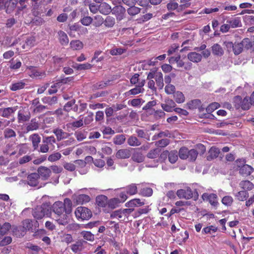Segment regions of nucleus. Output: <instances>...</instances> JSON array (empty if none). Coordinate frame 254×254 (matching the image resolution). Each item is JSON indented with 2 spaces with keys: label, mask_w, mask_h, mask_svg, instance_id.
<instances>
[{
  "label": "nucleus",
  "mask_w": 254,
  "mask_h": 254,
  "mask_svg": "<svg viewBox=\"0 0 254 254\" xmlns=\"http://www.w3.org/2000/svg\"><path fill=\"white\" fill-rule=\"evenodd\" d=\"M103 23L106 27L109 28L113 27L115 24V19L112 16H108L104 20Z\"/></svg>",
  "instance_id": "a18cd8bd"
},
{
  "label": "nucleus",
  "mask_w": 254,
  "mask_h": 254,
  "mask_svg": "<svg viewBox=\"0 0 254 254\" xmlns=\"http://www.w3.org/2000/svg\"><path fill=\"white\" fill-rule=\"evenodd\" d=\"M242 44L243 47L248 50L252 49L254 52V38L253 39L249 38H245L242 41Z\"/></svg>",
  "instance_id": "bb28decb"
},
{
  "label": "nucleus",
  "mask_w": 254,
  "mask_h": 254,
  "mask_svg": "<svg viewBox=\"0 0 254 254\" xmlns=\"http://www.w3.org/2000/svg\"><path fill=\"white\" fill-rule=\"evenodd\" d=\"M80 235L87 241L92 242L94 240V235L89 231H83L80 233Z\"/></svg>",
  "instance_id": "5fc2aeb1"
},
{
  "label": "nucleus",
  "mask_w": 254,
  "mask_h": 254,
  "mask_svg": "<svg viewBox=\"0 0 254 254\" xmlns=\"http://www.w3.org/2000/svg\"><path fill=\"white\" fill-rule=\"evenodd\" d=\"M125 189L126 193L130 195L136 194L137 192V187L135 184H131L127 186Z\"/></svg>",
  "instance_id": "7c9ffc66"
},
{
  "label": "nucleus",
  "mask_w": 254,
  "mask_h": 254,
  "mask_svg": "<svg viewBox=\"0 0 254 254\" xmlns=\"http://www.w3.org/2000/svg\"><path fill=\"white\" fill-rule=\"evenodd\" d=\"M63 202H55L52 207L54 213V219L60 224L65 225L68 222L69 216L65 212V209L63 207Z\"/></svg>",
  "instance_id": "f257e3e1"
},
{
  "label": "nucleus",
  "mask_w": 254,
  "mask_h": 254,
  "mask_svg": "<svg viewBox=\"0 0 254 254\" xmlns=\"http://www.w3.org/2000/svg\"><path fill=\"white\" fill-rule=\"evenodd\" d=\"M155 80L159 88L162 89L164 86V83L163 74L161 72H158L156 73Z\"/></svg>",
  "instance_id": "ea45409f"
},
{
  "label": "nucleus",
  "mask_w": 254,
  "mask_h": 254,
  "mask_svg": "<svg viewBox=\"0 0 254 254\" xmlns=\"http://www.w3.org/2000/svg\"><path fill=\"white\" fill-rule=\"evenodd\" d=\"M131 155V152L128 149H121L119 150L116 154V157L118 159H127Z\"/></svg>",
  "instance_id": "2eb2a0df"
},
{
  "label": "nucleus",
  "mask_w": 254,
  "mask_h": 254,
  "mask_svg": "<svg viewBox=\"0 0 254 254\" xmlns=\"http://www.w3.org/2000/svg\"><path fill=\"white\" fill-rule=\"evenodd\" d=\"M188 59L191 62L194 63H198L202 60V55L195 52L189 53L187 56Z\"/></svg>",
  "instance_id": "dca6fc26"
},
{
  "label": "nucleus",
  "mask_w": 254,
  "mask_h": 254,
  "mask_svg": "<svg viewBox=\"0 0 254 254\" xmlns=\"http://www.w3.org/2000/svg\"><path fill=\"white\" fill-rule=\"evenodd\" d=\"M226 22L229 24L230 28H235L242 26L240 17H237L227 20Z\"/></svg>",
  "instance_id": "4be33fe9"
},
{
  "label": "nucleus",
  "mask_w": 254,
  "mask_h": 254,
  "mask_svg": "<svg viewBox=\"0 0 254 254\" xmlns=\"http://www.w3.org/2000/svg\"><path fill=\"white\" fill-rule=\"evenodd\" d=\"M135 132L138 137L145 139L147 141L150 140V135L144 130L137 128L135 130Z\"/></svg>",
  "instance_id": "79ce46f5"
},
{
  "label": "nucleus",
  "mask_w": 254,
  "mask_h": 254,
  "mask_svg": "<svg viewBox=\"0 0 254 254\" xmlns=\"http://www.w3.org/2000/svg\"><path fill=\"white\" fill-rule=\"evenodd\" d=\"M98 9L101 13L105 15H107L112 12L111 6L106 2H103L100 4L98 6Z\"/></svg>",
  "instance_id": "5701e85b"
},
{
  "label": "nucleus",
  "mask_w": 254,
  "mask_h": 254,
  "mask_svg": "<svg viewBox=\"0 0 254 254\" xmlns=\"http://www.w3.org/2000/svg\"><path fill=\"white\" fill-rule=\"evenodd\" d=\"M140 8L133 5L129 7L127 9V12L129 15L134 16L138 14L140 12Z\"/></svg>",
  "instance_id": "4d7b16f0"
},
{
  "label": "nucleus",
  "mask_w": 254,
  "mask_h": 254,
  "mask_svg": "<svg viewBox=\"0 0 254 254\" xmlns=\"http://www.w3.org/2000/svg\"><path fill=\"white\" fill-rule=\"evenodd\" d=\"M72 198L76 204H83L90 200V196L85 194L73 195Z\"/></svg>",
  "instance_id": "9d476101"
},
{
  "label": "nucleus",
  "mask_w": 254,
  "mask_h": 254,
  "mask_svg": "<svg viewBox=\"0 0 254 254\" xmlns=\"http://www.w3.org/2000/svg\"><path fill=\"white\" fill-rule=\"evenodd\" d=\"M17 3V0H6L5 5L6 12L10 13L16 7Z\"/></svg>",
  "instance_id": "412c9836"
},
{
  "label": "nucleus",
  "mask_w": 254,
  "mask_h": 254,
  "mask_svg": "<svg viewBox=\"0 0 254 254\" xmlns=\"http://www.w3.org/2000/svg\"><path fill=\"white\" fill-rule=\"evenodd\" d=\"M240 187L243 190H251L254 188V185L248 180L242 181L239 184Z\"/></svg>",
  "instance_id": "a878e982"
},
{
  "label": "nucleus",
  "mask_w": 254,
  "mask_h": 254,
  "mask_svg": "<svg viewBox=\"0 0 254 254\" xmlns=\"http://www.w3.org/2000/svg\"><path fill=\"white\" fill-rule=\"evenodd\" d=\"M92 18L88 16H84L80 20L81 24L84 26H89L92 23Z\"/></svg>",
  "instance_id": "338daca9"
},
{
  "label": "nucleus",
  "mask_w": 254,
  "mask_h": 254,
  "mask_svg": "<svg viewBox=\"0 0 254 254\" xmlns=\"http://www.w3.org/2000/svg\"><path fill=\"white\" fill-rule=\"evenodd\" d=\"M189 150L187 147H181L178 152V155L182 159H187L188 158Z\"/></svg>",
  "instance_id": "09e8293b"
},
{
  "label": "nucleus",
  "mask_w": 254,
  "mask_h": 254,
  "mask_svg": "<svg viewBox=\"0 0 254 254\" xmlns=\"http://www.w3.org/2000/svg\"><path fill=\"white\" fill-rule=\"evenodd\" d=\"M12 232L17 237H22L26 234V231L22 226H13L12 227Z\"/></svg>",
  "instance_id": "aec40b11"
},
{
  "label": "nucleus",
  "mask_w": 254,
  "mask_h": 254,
  "mask_svg": "<svg viewBox=\"0 0 254 254\" xmlns=\"http://www.w3.org/2000/svg\"><path fill=\"white\" fill-rule=\"evenodd\" d=\"M82 247L83 243L81 240H79L71 246V249L74 253H79L82 251Z\"/></svg>",
  "instance_id": "f704fd0d"
},
{
  "label": "nucleus",
  "mask_w": 254,
  "mask_h": 254,
  "mask_svg": "<svg viewBox=\"0 0 254 254\" xmlns=\"http://www.w3.org/2000/svg\"><path fill=\"white\" fill-rule=\"evenodd\" d=\"M174 98L178 103H183L185 100V97L182 92L177 91L174 94Z\"/></svg>",
  "instance_id": "49530a36"
},
{
  "label": "nucleus",
  "mask_w": 254,
  "mask_h": 254,
  "mask_svg": "<svg viewBox=\"0 0 254 254\" xmlns=\"http://www.w3.org/2000/svg\"><path fill=\"white\" fill-rule=\"evenodd\" d=\"M25 85V83L22 81H19L16 83H12L10 86V89L11 91H16L19 89H23Z\"/></svg>",
  "instance_id": "3c124183"
},
{
  "label": "nucleus",
  "mask_w": 254,
  "mask_h": 254,
  "mask_svg": "<svg viewBox=\"0 0 254 254\" xmlns=\"http://www.w3.org/2000/svg\"><path fill=\"white\" fill-rule=\"evenodd\" d=\"M220 107L219 103L213 102L209 104L206 108V111L208 113H211Z\"/></svg>",
  "instance_id": "052dcab7"
},
{
  "label": "nucleus",
  "mask_w": 254,
  "mask_h": 254,
  "mask_svg": "<svg viewBox=\"0 0 254 254\" xmlns=\"http://www.w3.org/2000/svg\"><path fill=\"white\" fill-rule=\"evenodd\" d=\"M126 137L124 134H118L113 138V142L116 145H122L124 143Z\"/></svg>",
  "instance_id": "37998d69"
},
{
  "label": "nucleus",
  "mask_w": 254,
  "mask_h": 254,
  "mask_svg": "<svg viewBox=\"0 0 254 254\" xmlns=\"http://www.w3.org/2000/svg\"><path fill=\"white\" fill-rule=\"evenodd\" d=\"M198 155V152L194 149H192L190 150H189V153H188V159L189 160L191 161H194Z\"/></svg>",
  "instance_id": "e2e57ef3"
},
{
  "label": "nucleus",
  "mask_w": 254,
  "mask_h": 254,
  "mask_svg": "<svg viewBox=\"0 0 254 254\" xmlns=\"http://www.w3.org/2000/svg\"><path fill=\"white\" fill-rule=\"evenodd\" d=\"M243 48L242 42L240 43H235L233 48V51L234 54L235 55H239L243 51Z\"/></svg>",
  "instance_id": "de8ad7c7"
},
{
  "label": "nucleus",
  "mask_w": 254,
  "mask_h": 254,
  "mask_svg": "<svg viewBox=\"0 0 254 254\" xmlns=\"http://www.w3.org/2000/svg\"><path fill=\"white\" fill-rule=\"evenodd\" d=\"M220 150L218 148L213 146L210 148L208 152V155L206 158L208 161H211L212 160L216 158L220 154Z\"/></svg>",
  "instance_id": "f3484780"
},
{
  "label": "nucleus",
  "mask_w": 254,
  "mask_h": 254,
  "mask_svg": "<svg viewBox=\"0 0 254 254\" xmlns=\"http://www.w3.org/2000/svg\"><path fill=\"white\" fill-rule=\"evenodd\" d=\"M16 110V107L1 108L0 109V113L2 117L8 118Z\"/></svg>",
  "instance_id": "6ab92c4d"
},
{
  "label": "nucleus",
  "mask_w": 254,
  "mask_h": 254,
  "mask_svg": "<svg viewBox=\"0 0 254 254\" xmlns=\"http://www.w3.org/2000/svg\"><path fill=\"white\" fill-rule=\"evenodd\" d=\"M63 204H64L63 207L65 209L66 213L69 215L72 211V202L71 200L68 198H65L64 202H63Z\"/></svg>",
  "instance_id": "2f4dec72"
},
{
  "label": "nucleus",
  "mask_w": 254,
  "mask_h": 254,
  "mask_svg": "<svg viewBox=\"0 0 254 254\" xmlns=\"http://www.w3.org/2000/svg\"><path fill=\"white\" fill-rule=\"evenodd\" d=\"M126 11L125 8L121 5L115 6L112 9V14L116 15L117 19L118 20L123 19Z\"/></svg>",
  "instance_id": "6e6552de"
},
{
  "label": "nucleus",
  "mask_w": 254,
  "mask_h": 254,
  "mask_svg": "<svg viewBox=\"0 0 254 254\" xmlns=\"http://www.w3.org/2000/svg\"><path fill=\"white\" fill-rule=\"evenodd\" d=\"M241 162V164L238 165L239 173L244 177L250 176L254 171V169L250 165L246 164V160L244 159H239L237 162Z\"/></svg>",
  "instance_id": "39448f33"
},
{
  "label": "nucleus",
  "mask_w": 254,
  "mask_h": 254,
  "mask_svg": "<svg viewBox=\"0 0 254 254\" xmlns=\"http://www.w3.org/2000/svg\"><path fill=\"white\" fill-rule=\"evenodd\" d=\"M176 194L179 198H185L186 199L193 198L194 200H196L198 197L197 191L196 190L193 191L190 187L178 190Z\"/></svg>",
  "instance_id": "20e7f679"
},
{
  "label": "nucleus",
  "mask_w": 254,
  "mask_h": 254,
  "mask_svg": "<svg viewBox=\"0 0 254 254\" xmlns=\"http://www.w3.org/2000/svg\"><path fill=\"white\" fill-rule=\"evenodd\" d=\"M76 217L82 220H88L92 216L91 211L85 207L79 206L78 207L75 212Z\"/></svg>",
  "instance_id": "423d86ee"
},
{
  "label": "nucleus",
  "mask_w": 254,
  "mask_h": 254,
  "mask_svg": "<svg viewBox=\"0 0 254 254\" xmlns=\"http://www.w3.org/2000/svg\"><path fill=\"white\" fill-rule=\"evenodd\" d=\"M39 127V124L37 120L34 118L32 119L30 122L27 125L26 129L27 131H29L37 130Z\"/></svg>",
  "instance_id": "cd10ccee"
},
{
  "label": "nucleus",
  "mask_w": 254,
  "mask_h": 254,
  "mask_svg": "<svg viewBox=\"0 0 254 254\" xmlns=\"http://www.w3.org/2000/svg\"><path fill=\"white\" fill-rule=\"evenodd\" d=\"M121 201H120L119 198H114L110 199L108 201L107 204L109 208L111 209H114L118 206L119 203Z\"/></svg>",
  "instance_id": "13d9d810"
},
{
  "label": "nucleus",
  "mask_w": 254,
  "mask_h": 254,
  "mask_svg": "<svg viewBox=\"0 0 254 254\" xmlns=\"http://www.w3.org/2000/svg\"><path fill=\"white\" fill-rule=\"evenodd\" d=\"M70 33L69 35H71V33L74 31H80L81 30H83L84 33H87L88 30L86 28L81 27L77 24H74L72 25L69 26Z\"/></svg>",
  "instance_id": "e433bc0d"
},
{
  "label": "nucleus",
  "mask_w": 254,
  "mask_h": 254,
  "mask_svg": "<svg viewBox=\"0 0 254 254\" xmlns=\"http://www.w3.org/2000/svg\"><path fill=\"white\" fill-rule=\"evenodd\" d=\"M127 143L131 146H138L141 145V141L137 138V137L131 135L127 139Z\"/></svg>",
  "instance_id": "72a5a7b5"
},
{
  "label": "nucleus",
  "mask_w": 254,
  "mask_h": 254,
  "mask_svg": "<svg viewBox=\"0 0 254 254\" xmlns=\"http://www.w3.org/2000/svg\"><path fill=\"white\" fill-rule=\"evenodd\" d=\"M217 197V195L214 193H204L202 195L204 201H208L214 207L217 206L218 204Z\"/></svg>",
  "instance_id": "0eeeda50"
},
{
  "label": "nucleus",
  "mask_w": 254,
  "mask_h": 254,
  "mask_svg": "<svg viewBox=\"0 0 254 254\" xmlns=\"http://www.w3.org/2000/svg\"><path fill=\"white\" fill-rule=\"evenodd\" d=\"M30 139L31 140L33 149L37 150L39 147V144L41 141V137L37 133H34L30 136Z\"/></svg>",
  "instance_id": "393cba45"
},
{
  "label": "nucleus",
  "mask_w": 254,
  "mask_h": 254,
  "mask_svg": "<svg viewBox=\"0 0 254 254\" xmlns=\"http://www.w3.org/2000/svg\"><path fill=\"white\" fill-rule=\"evenodd\" d=\"M58 34L61 44L63 46L67 45L69 42V40L66 34L62 30H60Z\"/></svg>",
  "instance_id": "b1692460"
},
{
  "label": "nucleus",
  "mask_w": 254,
  "mask_h": 254,
  "mask_svg": "<svg viewBox=\"0 0 254 254\" xmlns=\"http://www.w3.org/2000/svg\"><path fill=\"white\" fill-rule=\"evenodd\" d=\"M42 101L43 103L48 104L49 105H51L57 102V97L56 96L44 97L42 98Z\"/></svg>",
  "instance_id": "603ef678"
},
{
  "label": "nucleus",
  "mask_w": 254,
  "mask_h": 254,
  "mask_svg": "<svg viewBox=\"0 0 254 254\" xmlns=\"http://www.w3.org/2000/svg\"><path fill=\"white\" fill-rule=\"evenodd\" d=\"M56 142V138L53 135L50 136H43V137L42 143H46L49 146H52L54 147V144Z\"/></svg>",
  "instance_id": "4c0bfd02"
},
{
  "label": "nucleus",
  "mask_w": 254,
  "mask_h": 254,
  "mask_svg": "<svg viewBox=\"0 0 254 254\" xmlns=\"http://www.w3.org/2000/svg\"><path fill=\"white\" fill-rule=\"evenodd\" d=\"M39 174L33 173L29 174L27 178V184L31 187H37L39 183Z\"/></svg>",
  "instance_id": "1a4fd4ad"
},
{
  "label": "nucleus",
  "mask_w": 254,
  "mask_h": 254,
  "mask_svg": "<svg viewBox=\"0 0 254 254\" xmlns=\"http://www.w3.org/2000/svg\"><path fill=\"white\" fill-rule=\"evenodd\" d=\"M31 115L29 112H25L24 110H20L17 115L18 123H23L29 121Z\"/></svg>",
  "instance_id": "f8f14e48"
},
{
  "label": "nucleus",
  "mask_w": 254,
  "mask_h": 254,
  "mask_svg": "<svg viewBox=\"0 0 254 254\" xmlns=\"http://www.w3.org/2000/svg\"><path fill=\"white\" fill-rule=\"evenodd\" d=\"M51 210V204L49 202L43 203L40 206H37L32 210L33 217L37 219H41L46 215H48Z\"/></svg>",
  "instance_id": "f03ea898"
},
{
  "label": "nucleus",
  "mask_w": 254,
  "mask_h": 254,
  "mask_svg": "<svg viewBox=\"0 0 254 254\" xmlns=\"http://www.w3.org/2000/svg\"><path fill=\"white\" fill-rule=\"evenodd\" d=\"M38 174L42 178L43 180H47L50 176L51 170L50 168L45 166H40L37 170Z\"/></svg>",
  "instance_id": "9b49d317"
},
{
  "label": "nucleus",
  "mask_w": 254,
  "mask_h": 254,
  "mask_svg": "<svg viewBox=\"0 0 254 254\" xmlns=\"http://www.w3.org/2000/svg\"><path fill=\"white\" fill-rule=\"evenodd\" d=\"M11 225L8 222L4 223L2 225H0V239L1 237L6 234L11 228Z\"/></svg>",
  "instance_id": "58836bf2"
},
{
  "label": "nucleus",
  "mask_w": 254,
  "mask_h": 254,
  "mask_svg": "<svg viewBox=\"0 0 254 254\" xmlns=\"http://www.w3.org/2000/svg\"><path fill=\"white\" fill-rule=\"evenodd\" d=\"M96 202L100 207H105L108 202V198L106 195H99L96 198Z\"/></svg>",
  "instance_id": "c85d7f7f"
},
{
  "label": "nucleus",
  "mask_w": 254,
  "mask_h": 254,
  "mask_svg": "<svg viewBox=\"0 0 254 254\" xmlns=\"http://www.w3.org/2000/svg\"><path fill=\"white\" fill-rule=\"evenodd\" d=\"M201 104V101L199 99H194L191 100L187 103L188 108L190 110H194L198 107Z\"/></svg>",
  "instance_id": "c03bdc74"
},
{
  "label": "nucleus",
  "mask_w": 254,
  "mask_h": 254,
  "mask_svg": "<svg viewBox=\"0 0 254 254\" xmlns=\"http://www.w3.org/2000/svg\"><path fill=\"white\" fill-rule=\"evenodd\" d=\"M145 204L144 199L134 198L130 200L126 203V206L128 207H138Z\"/></svg>",
  "instance_id": "4468645a"
},
{
  "label": "nucleus",
  "mask_w": 254,
  "mask_h": 254,
  "mask_svg": "<svg viewBox=\"0 0 254 254\" xmlns=\"http://www.w3.org/2000/svg\"><path fill=\"white\" fill-rule=\"evenodd\" d=\"M176 105V103L173 100L168 99L166 100L165 103L161 104V107L166 112H171L174 111L173 108Z\"/></svg>",
  "instance_id": "ddd939ff"
},
{
  "label": "nucleus",
  "mask_w": 254,
  "mask_h": 254,
  "mask_svg": "<svg viewBox=\"0 0 254 254\" xmlns=\"http://www.w3.org/2000/svg\"><path fill=\"white\" fill-rule=\"evenodd\" d=\"M212 52L214 55L222 56L224 54V51L221 46L218 44H214L212 47Z\"/></svg>",
  "instance_id": "c756f323"
},
{
  "label": "nucleus",
  "mask_w": 254,
  "mask_h": 254,
  "mask_svg": "<svg viewBox=\"0 0 254 254\" xmlns=\"http://www.w3.org/2000/svg\"><path fill=\"white\" fill-rule=\"evenodd\" d=\"M145 157L140 151L136 150L132 155L131 159L136 163H141L144 161Z\"/></svg>",
  "instance_id": "a211bd4d"
},
{
  "label": "nucleus",
  "mask_w": 254,
  "mask_h": 254,
  "mask_svg": "<svg viewBox=\"0 0 254 254\" xmlns=\"http://www.w3.org/2000/svg\"><path fill=\"white\" fill-rule=\"evenodd\" d=\"M170 140L167 138L162 139L155 142V145L157 147L163 148L169 144Z\"/></svg>",
  "instance_id": "6e6d98bb"
},
{
  "label": "nucleus",
  "mask_w": 254,
  "mask_h": 254,
  "mask_svg": "<svg viewBox=\"0 0 254 254\" xmlns=\"http://www.w3.org/2000/svg\"><path fill=\"white\" fill-rule=\"evenodd\" d=\"M70 47L74 50H80L83 47V43L79 40H72L70 43Z\"/></svg>",
  "instance_id": "8fccbe9b"
},
{
  "label": "nucleus",
  "mask_w": 254,
  "mask_h": 254,
  "mask_svg": "<svg viewBox=\"0 0 254 254\" xmlns=\"http://www.w3.org/2000/svg\"><path fill=\"white\" fill-rule=\"evenodd\" d=\"M144 91L143 88H141L138 85L136 86L135 88L129 90L127 94L128 95H136L140 93H142Z\"/></svg>",
  "instance_id": "69168bd1"
},
{
  "label": "nucleus",
  "mask_w": 254,
  "mask_h": 254,
  "mask_svg": "<svg viewBox=\"0 0 254 254\" xmlns=\"http://www.w3.org/2000/svg\"><path fill=\"white\" fill-rule=\"evenodd\" d=\"M53 132L56 135L58 141H61L66 137L65 136L67 133L64 132L62 129L57 128L53 130Z\"/></svg>",
  "instance_id": "473e14b6"
},
{
  "label": "nucleus",
  "mask_w": 254,
  "mask_h": 254,
  "mask_svg": "<svg viewBox=\"0 0 254 254\" xmlns=\"http://www.w3.org/2000/svg\"><path fill=\"white\" fill-rule=\"evenodd\" d=\"M233 201V198L229 195L225 196L222 199V203L226 206H230Z\"/></svg>",
  "instance_id": "774afa93"
},
{
  "label": "nucleus",
  "mask_w": 254,
  "mask_h": 254,
  "mask_svg": "<svg viewBox=\"0 0 254 254\" xmlns=\"http://www.w3.org/2000/svg\"><path fill=\"white\" fill-rule=\"evenodd\" d=\"M169 162L172 164H174L178 159V152L176 150H173L169 152L168 156Z\"/></svg>",
  "instance_id": "a19ab883"
},
{
  "label": "nucleus",
  "mask_w": 254,
  "mask_h": 254,
  "mask_svg": "<svg viewBox=\"0 0 254 254\" xmlns=\"http://www.w3.org/2000/svg\"><path fill=\"white\" fill-rule=\"evenodd\" d=\"M139 193L143 196L149 197L152 195L153 190L151 188H144L140 190Z\"/></svg>",
  "instance_id": "bf43d9fd"
},
{
  "label": "nucleus",
  "mask_w": 254,
  "mask_h": 254,
  "mask_svg": "<svg viewBox=\"0 0 254 254\" xmlns=\"http://www.w3.org/2000/svg\"><path fill=\"white\" fill-rule=\"evenodd\" d=\"M249 194L246 190L239 191L235 194V196L239 201H245L249 197Z\"/></svg>",
  "instance_id": "c9c22d12"
},
{
  "label": "nucleus",
  "mask_w": 254,
  "mask_h": 254,
  "mask_svg": "<svg viewBox=\"0 0 254 254\" xmlns=\"http://www.w3.org/2000/svg\"><path fill=\"white\" fill-rule=\"evenodd\" d=\"M126 50L121 48H116L110 51V54L112 56H118L125 53Z\"/></svg>",
  "instance_id": "680f3d73"
},
{
  "label": "nucleus",
  "mask_w": 254,
  "mask_h": 254,
  "mask_svg": "<svg viewBox=\"0 0 254 254\" xmlns=\"http://www.w3.org/2000/svg\"><path fill=\"white\" fill-rule=\"evenodd\" d=\"M233 104L235 108L237 110L241 109L243 110H248L250 108L248 97H246L242 99L240 96H236L233 98Z\"/></svg>",
  "instance_id": "7ed1b4c3"
},
{
  "label": "nucleus",
  "mask_w": 254,
  "mask_h": 254,
  "mask_svg": "<svg viewBox=\"0 0 254 254\" xmlns=\"http://www.w3.org/2000/svg\"><path fill=\"white\" fill-rule=\"evenodd\" d=\"M3 135L5 138L8 139L16 136L15 132L10 128H6L3 131Z\"/></svg>",
  "instance_id": "864d4df0"
},
{
  "label": "nucleus",
  "mask_w": 254,
  "mask_h": 254,
  "mask_svg": "<svg viewBox=\"0 0 254 254\" xmlns=\"http://www.w3.org/2000/svg\"><path fill=\"white\" fill-rule=\"evenodd\" d=\"M217 227L211 225L204 228L202 230V233L204 234H211V232H215L217 231Z\"/></svg>",
  "instance_id": "0e129e2a"
}]
</instances>
